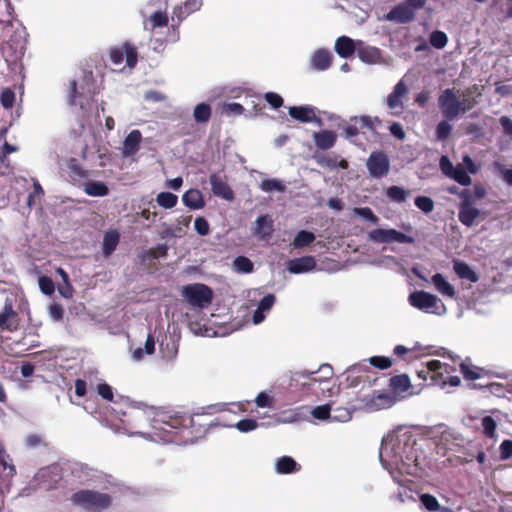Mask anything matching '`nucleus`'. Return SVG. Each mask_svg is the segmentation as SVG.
I'll return each instance as SVG.
<instances>
[{"instance_id": "864d4df0", "label": "nucleus", "mask_w": 512, "mask_h": 512, "mask_svg": "<svg viewBox=\"0 0 512 512\" xmlns=\"http://www.w3.org/2000/svg\"><path fill=\"white\" fill-rule=\"evenodd\" d=\"M331 411H332V406L330 404H324V405L316 406L312 410L311 414L315 419L326 420V419H331Z\"/></svg>"}, {"instance_id": "f8f14e48", "label": "nucleus", "mask_w": 512, "mask_h": 512, "mask_svg": "<svg viewBox=\"0 0 512 512\" xmlns=\"http://www.w3.org/2000/svg\"><path fill=\"white\" fill-rule=\"evenodd\" d=\"M19 315L13 309L11 303H6L3 311L0 313V332H14L19 327Z\"/></svg>"}, {"instance_id": "e2e57ef3", "label": "nucleus", "mask_w": 512, "mask_h": 512, "mask_svg": "<svg viewBox=\"0 0 512 512\" xmlns=\"http://www.w3.org/2000/svg\"><path fill=\"white\" fill-rule=\"evenodd\" d=\"M265 100L267 103L273 108L278 109L283 105V98L275 93V92H267L265 95Z\"/></svg>"}, {"instance_id": "cd10ccee", "label": "nucleus", "mask_w": 512, "mask_h": 512, "mask_svg": "<svg viewBox=\"0 0 512 512\" xmlns=\"http://www.w3.org/2000/svg\"><path fill=\"white\" fill-rule=\"evenodd\" d=\"M335 51L341 58H349L355 52L354 41L347 36H340L335 42Z\"/></svg>"}, {"instance_id": "bb28decb", "label": "nucleus", "mask_w": 512, "mask_h": 512, "mask_svg": "<svg viewBox=\"0 0 512 512\" xmlns=\"http://www.w3.org/2000/svg\"><path fill=\"white\" fill-rule=\"evenodd\" d=\"M453 269L461 279H466L473 283H476L479 280L478 274L464 261L455 260L453 263Z\"/></svg>"}, {"instance_id": "a18cd8bd", "label": "nucleus", "mask_w": 512, "mask_h": 512, "mask_svg": "<svg viewBox=\"0 0 512 512\" xmlns=\"http://www.w3.org/2000/svg\"><path fill=\"white\" fill-rule=\"evenodd\" d=\"M460 371L466 380H476L481 377L483 369L461 363Z\"/></svg>"}, {"instance_id": "f3484780", "label": "nucleus", "mask_w": 512, "mask_h": 512, "mask_svg": "<svg viewBox=\"0 0 512 512\" xmlns=\"http://www.w3.org/2000/svg\"><path fill=\"white\" fill-rule=\"evenodd\" d=\"M202 6L201 0H186L183 4L178 5L173 10L172 20L174 17L177 18L178 24L186 19L190 14L198 11Z\"/></svg>"}, {"instance_id": "7c9ffc66", "label": "nucleus", "mask_w": 512, "mask_h": 512, "mask_svg": "<svg viewBox=\"0 0 512 512\" xmlns=\"http://www.w3.org/2000/svg\"><path fill=\"white\" fill-rule=\"evenodd\" d=\"M389 382L390 388L397 394L404 393L411 387L410 378L407 374L392 376Z\"/></svg>"}, {"instance_id": "338daca9", "label": "nucleus", "mask_w": 512, "mask_h": 512, "mask_svg": "<svg viewBox=\"0 0 512 512\" xmlns=\"http://www.w3.org/2000/svg\"><path fill=\"white\" fill-rule=\"evenodd\" d=\"M500 457L503 460L512 457V440H504L500 445Z\"/></svg>"}, {"instance_id": "4c0bfd02", "label": "nucleus", "mask_w": 512, "mask_h": 512, "mask_svg": "<svg viewBox=\"0 0 512 512\" xmlns=\"http://www.w3.org/2000/svg\"><path fill=\"white\" fill-rule=\"evenodd\" d=\"M409 194H410L409 190H405L404 188L396 186V185L390 186L386 192L387 197L391 201L396 202V203L405 202L407 197L409 196Z\"/></svg>"}, {"instance_id": "473e14b6", "label": "nucleus", "mask_w": 512, "mask_h": 512, "mask_svg": "<svg viewBox=\"0 0 512 512\" xmlns=\"http://www.w3.org/2000/svg\"><path fill=\"white\" fill-rule=\"evenodd\" d=\"M159 347L162 353V357L167 360L173 359L178 353V346L172 337L168 338L165 336V339L160 342Z\"/></svg>"}, {"instance_id": "2f4dec72", "label": "nucleus", "mask_w": 512, "mask_h": 512, "mask_svg": "<svg viewBox=\"0 0 512 512\" xmlns=\"http://www.w3.org/2000/svg\"><path fill=\"white\" fill-rule=\"evenodd\" d=\"M84 191L87 195L93 197H103L108 195L109 189L102 181H90L84 186Z\"/></svg>"}, {"instance_id": "9b49d317", "label": "nucleus", "mask_w": 512, "mask_h": 512, "mask_svg": "<svg viewBox=\"0 0 512 512\" xmlns=\"http://www.w3.org/2000/svg\"><path fill=\"white\" fill-rule=\"evenodd\" d=\"M416 13L405 2L394 6L386 15V19L399 24H407L415 19Z\"/></svg>"}, {"instance_id": "b1692460", "label": "nucleus", "mask_w": 512, "mask_h": 512, "mask_svg": "<svg viewBox=\"0 0 512 512\" xmlns=\"http://www.w3.org/2000/svg\"><path fill=\"white\" fill-rule=\"evenodd\" d=\"M275 470L279 474H291L299 472L301 465L298 464L291 456H282L275 463Z\"/></svg>"}, {"instance_id": "bf43d9fd", "label": "nucleus", "mask_w": 512, "mask_h": 512, "mask_svg": "<svg viewBox=\"0 0 512 512\" xmlns=\"http://www.w3.org/2000/svg\"><path fill=\"white\" fill-rule=\"evenodd\" d=\"M194 228L201 236H206L210 232L209 223L204 217H197L195 219Z\"/></svg>"}, {"instance_id": "f704fd0d", "label": "nucleus", "mask_w": 512, "mask_h": 512, "mask_svg": "<svg viewBox=\"0 0 512 512\" xmlns=\"http://www.w3.org/2000/svg\"><path fill=\"white\" fill-rule=\"evenodd\" d=\"M314 240H315L314 233L307 231V230H301L296 234V236L292 242V246L295 249L304 248V247H307L310 244H312L314 242Z\"/></svg>"}, {"instance_id": "a211bd4d", "label": "nucleus", "mask_w": 512, "mask_h": 512, "mask_svg": "<svg viewBox=\"0 0 512 512\" xmlns=\"http://www.w3.org/2000/svg\"><path fill=\"white\" fill-rule=\"evenodd\" d=\"M142 134L139 130H132L124 139L122 154L125 157L134 155L139 151Z\"/></svg>"}, {"instance_id": "13d9d810", "label": "nucleus", "mask_w": 512, "mask_h": 512, "mask_svg": "<svg viewBox=\"0 0 512 512\" xmlns=\"http://www.w3.org/2000/svg\"><path fill=\"white\" fill-rule=\"evenodd\" d=\"M355 213L364 218L365 220L371 222L372 224H377L379 219L373 213V211L369 207H360L355 209Z\"/></svg>"}, {"instance_id": "20e7f679", "label": "nucleus", "mask_w": 512, "mask_h": 512, "mask_svg": "<svg viewBox=\"0 0 512 512\" xmlns=\"http://www.w3.org/2000/svg\"><path fill=\"white\" fill-rule=\"evenodd\" d=\"M333 376V368L329 364L321 365L317 371H300L295 372L292 381L297 385L311 386L314 383H321L330 380Z\"/></svg>"}, {"instance_id": "0eeeda50", "label": "nucleus", "mask_w": 512, "mask_h": 512, "mask_svg": "<svg viewBox=\"0 0 512 512\" xmlns=\"http://www.w3.org/2000/svg\"><path fill=\"white\" fill-rule=\"evenodd\" d=\"M368 238L375 243L398 242L410 244L414 242V239L411 236L406 235L405 233L396 229H373L369 232Z\"/></svg>"}, {"instance_id": "69168bd1", "label": "nucleus", "mask_w": 512, "mask_h": 512, "mask_svg": "<svg viewBox=\"0 0 512 512\" xmlns=\"http://www.w3.org/2000/svg\"><path fill=\"white\" fill-rule=\"evenodd\" d=\"M440 168L442 173L450 178L456 166L453 165L447 156H442L440 158Z\"/></svg>"}, {"instance_id": "5fc2aeb1", "label": "nucleus", "mask_w": 512, "mask_h": 512, "mask_svg": "<svg viewBox=\"0 0 512 512\" xmlns=\"http://www.w3.org/2000/svg\"><path fill=\"white\" fill-rule=\"evenodd\" d=\"M0 102L1 105L6 108H12L15 102V93L10 88H5L2 90L0 95Z\"/></svg>"}, {"instance_id": "e433bc0d", "label": "nucleus", "mask_w": 512, "mask_h": 512, "mask_svg": "<svg viewBox=\"0 0 512 512\" xmlns=\"http://www.w3.org/2000/svg\"><path fill=\"white\" fill-rule=\"evenodd\" d=\"M69 174L73 180H83L89 177V171L84 169L76 159L72 158L68 164Z\"/></svg>"}, {"instance_id": "de8ad7c7", "label": "nucleus", "mask_w": 512, "mask_h": 512, "mask_svg": "<svg viewBox=\"0 0 512 512\" xmlns=\"http://www.w3.org/2000/svg\"><path fill=\"white\" fill-rule=\"evenodd\" d=\"M352 412L346 407L332 408L331 419L338 422H347L351 419Z\"/></svg>"}, {"instance_id": "f257e3e1", "label": "nucleus", "mask_w": 512, "mask_h": 512, "mask_svg": "<svg viewBox=\"0 0 512 512\" xmlns=\"http://www.w3.org/2000/svg\"><path fill=\"white\" fill-rule=\"evenodd\" d=\"M152 427L159 432L170 435L168 438L169 441H177L175 436L178 434V431L184 432L188 425L185 416L180 413L157 410L154 412L152 418Z\"/></svg>"}, {"instance_id": "0e129e2a", "label": "nucleus", "mask_w": 512, "mask_h": 512, "mask_svg": "<svg viewBox=\"0 0 512 512\" xmlns=\"http://www.w3.org/2000/svg\"><path fill=\"white\" fill-rule=\"evenodd\" d=\"M17 150V146L11 145L7 141H5L0 150V162L5 166H8V164H6V161L8 160V155L13 152H16Z\"/></svg>"}, {"instance_id": "c756f323", "label": "nucleus", "mask_w": 512, "mask_h": 512, "mask_svg": "<svg viewBox=\"0 0 512 512\" xmlns=\"http://www.w3.org/2000/svg\"><path fill=\"white\" fill-rule=\"evenodd\" d=\"M126 403L128 404L127 410H122V409H116L115 408V411L119 415H122L123 417L131 416V417H133L135 419H138L143 414H146L147 411L149 410V408L146 405L142 404V403L129 402L128 400H126Z\"/></svg>"}, {"instance_id": "3c124183", "label": "nucleus", "mask_w": 512, "mask_h": 512, "mask_svg": "<svg viewBox=\"0 0 512 512\" xmlns=\"http://www.w3.org/2000/svg\"><path fill=\"white\" fill-rule=\"evenodd\" d=\"M416 207L426 214L434 209V201L428 196H417L414 201Z\"/></svg>"}, {"instance_id": "9d476101", "label": "nucleus", "mask_w": 512, "mask_h": 512, "mask_svg": "<svg viewBox=\"0 0 512 512\" xmlns=\"http://www.w3.org/2000/svg\"><path fill=\"white\" fill-rule=\"evenodd\" d=\"M408 93L406 84L399 81L387 98V105L394 116H400L404 111L403 97Z\"/></svg>"}, {"instance_id": "1a4fd4ad", "label": "nucleus", "mask_w": 512, "mask_h": 512, "mask_svg": "<svg viewBox=\"0 0 512 512\" xmlns=\"http://www.w3.org/2000/svg\"><path fill=\"white\" fill-rule=\"evenodd\" d=\"M110 60L115 65H120L123 62L124 56L128 67L133 68L138 61V54L136 48L128 42L123 43L122 47H113L109 52Z\"/></svg>"}, {"instance_id": "2eb2a0df", "label": "nucleus", "mask_w": 512, "mask_h": 512, "mask_svg": "<svg viewBox=\"0 0 512 512\" xmlns=\"http://www.w3.org/2000/svg\"><path fill=\"white\" fill-rule=\"evenodd\" d=\"M315 267V258L307 255L290 260L287 265V270L292 274H301L312 271Z\"/></svg>"}, {"instance_id": "ddd939ff", "label": "nucleus", "mask_w": 512, "mask_h": 512, "mask_svg": "<svg viewBox=\"0 0 512 512\" xmlns=\"http://www.w3.org/2000/svg\"><path fill=\"white\" fill-rule=\"evenodd\" d=\"M288 113L291 118L302 123L316 122L319 125L322 123L321 118L316 116L315 108L312 106H292Z\"/></svg>"}, {"instance_id": "052dcab7", "label": "nucleus", "mask_w": 512, "mask_h": 512, "mask_svg": "<svg viewBox=\"0 0 512 512\" xmlns=\"http://www.w3.org/2000/svg\"><path fill=\"white\" fill-rule=\"evenodd\" d=\"M258 427V422L255 419H242L236 424V428L241 432H250Z\"/></svg>"}, {"instance_id": "423d86ee", "label": "nucleus", "mask_w": 512, "mask_h": 512, "mask_svg": "<svg viewBox=\"0 0 512 512\" xmlns=\"http://www.w3.org/2000/svg\"><path fill=\"white\" fill-rule=\"evenodd\" d=\"M369 174L373 178H382L389 174L390 160L386 153L383 151H373L366 162Z\"/></svg>"}, {"instance_id": "5701e85b", "label": "nucleus", "mask_w": 512, "mask_h": 512, "mask_svg": "<svg viewBox=\"0 0 512 512\" xmlns=\"http://www.w3.org/2000/svg\"><path fill=\"white\" fill-rule=\"evenodd\" d=\"M120 241V233L117 230L105 232L102 242V253L109 257L117 248Z\"/></svg>"}, {"instance_id": "4be33fe9", "label": "nucleus", "mask_w": 512, "mask_h": 512, "mask_svg": "<svg viewBox=\"0 0 512 512\" xmlns=\"http://www.w3.org/2000/svg\"><path fill=\"white\" fill-rule=\"evenodd\" d=\"M313 138L315 145L321 150H328L332 148L336 142V134L330 130L314 132Z\"/></svg>"}, {"instance_id": "6e6d98bb", "label": "nucleus", "mask_w": 512, "mask_h": 512, "mask_svg": "<svg viewBox=\"0 0 512 512\" xmlns=\"http://www.w3.org/2000/svg\"><path fill=\"white\" fill-rule=\"evenodd\" d=\"M38 282L39 288L43 294L50 296L54 293L55 285L51 278L48 276H41Z\"/></svg>"}, {"instance_id": "8fccbe9b", "label": "nucleus", "mask_w": 512, "mask_h": 512, "mask_svg": "<svg viewBox=\"0 0 512 512\" xmlns=\"http://www.w3.org/2000/svg\"><path fill=\"white\" fill-rule=\"evenodd\" d=\"M483 433L488 438H493L496 434L497 423L491 416H485L481 421Z\"/></svg>"}, {"instance_id": "412c9836", "label": "nucleus", "mask_w": 512, "mask_h": 512, "mask_svg": "<svg viewBox=\"0 0 512 512\" xmlns=\"http://www.w3.org/2000/svg\"><path fill=\"white\" fill-rule=\"evenodd\" d=\"M450 370V365L442 363L439 360H431L427 363V373H431L430 378L434 384L440 383L443 374H449Z\"/></svg>"}, {"instance_id": "c03bdc74", "label": "nucleus", "mask_w": 512, "mask_h": 512, "mask_svg": "<svg viewBox=\"0 0 512 512\" xmlns=\"http://www.w3.org/2000/svg\"><path fill=\"white\" fill-rule=\"evenodd\" d=\"M149 23L151 25L150 30L165 27L168 25V15L166 12L156 11L149 17Z\"/></svg>"}, {"instance_id": "09e8293b", "label": "nucleus", "mask_w": 512, "mask_h": 512, "mask_svg": "<svg viewBox=\"0 0 512 512\" xmlns=\"http://www.w3.org/2000/svg\"><path fill=\"white\" fill-rule=\"evenodd\" d=\"M420 502L428 511L431 512L438 511L441 508L437 498L428 493L420 496Z\"/></svg>"}, {"instance_id": "4d7b16f0", "label": "nucleus", "mask_w": 512, "mask_h": 512, "mask_svg": "<svg viewBox=\"0 0 512 512\" xmlns=\"http://www.w3.org/2000/svg\"><path fill=\"white\" fill-rule=\"evenodd\" d=\"M452 130V126L448 123V121L443 120L438 123L436 126V137L439 140H445L448 138Z\"/></svg>"}, {"instance_id": "c85d7f7f", "label": "nucleus", "mask_w": 512, "mask_h": 512, "mask_svg": "<svg viewBox=\"0 0 512 512\" xmlns=\"http://www.w3.org/2000/svg\"><path fill=\"white\" fill-rule=\"evenodd\" d=\"M255 234L262 238L271 237L274 231L273 221L268 215H261L256 219Z\"/></svg>"}, {"instance_id": "a878e982", "label": "nucleus", "mask_w": 512, "mask_h": 512, "mask_svg": "<svg viewBox=\"0 0 512 512\" xmlns=\"http://www.w3.org/2000/svg\"><path fill=\"white\" fill-rule=\"evenodd\" d=\"M435 289L443 296L455 298L456 292L454 287L445 279L441 273H436L431 278Z\"/></svg>"}, {"instance_id": "c9c22d12", "label": "nucleus", "mask_w": 512, "mask_h": 512, "mask_svg": "<svg viewBox=\"0 0 512 512\" xmlns=\"http://www.w3.org/2000/svg\"><path fill=\"white\" fill-rule=\"evenodd\" d=\"M211 107L207 103H199L195 106L193 116L197 123H207L211 118Z\"/></svg>"}, {"instance_id": "7ed1b4c3", "label": "nucleus", "mask_w": 512, "mask_h": 512, "mask_svg": "<svg viewBox=\"0 0 512 512\" xmlns=\"http://www.w3.org/2000/svg\"><path fill=\"white\" fill-rule=\"evenodd\" d=\"M182 295L191 305L201 308L206 307L213 299L212 289L201 283L186 285Z\"/></svg>"}, {"instance_id": "6e6552de", "label": "nucleus", "mask_w": 512, "mask_h": 512, "mask_svg": "<svg viewBox=\"0 0 512 512\" xmlns=\"http://www.w3.org/2000/svg\"><path fill=\"white\" fill-rule=\"evenodd\" d=\"M439 107L447 120H453L460 114L459 99L454 89H445L438 98Z\"/></svg>"}, {"instance_id": "a19ab883", "label": "nucleus", "mask_w": 512, "mask_h": 512, "mask_svg": "<svg viewBox=\"0 0 512 512\" xmlns=\"http://www.w3.org/2000/svg\"><path fill=\"white\" fill-rule=\"evenodd\" d=\"M233 266L235 271L239 273H251L254 269L253 262L245 256L236 257Z\"/></svg>"}, {"instance_id": "39448f33", "label": "nucleus", "mask_w": 512, "mask_h": 512, "mask_svg": "<svg viewBox=\"0 0 512 512\" xmlns=\"http://www.w3.org/2000/svg\"><path fill=\"white\" fill-rule=\"evenodd\" d=\"M409 304L414 308L427 313H438L441 306L445 308L441 300L434 294L426 291H414L408 297Z\"/></svg>"}, {"instance_id": "58836bf2", "label": "nucleus", "mask_w": 512, "mask_h": 512, "mask_svg": "<svg viewBox=\"0 0 512 512\" xmlns=\"http://www.w3.org/2000/svg\"><path fill=\"white\" fill-rule=\"evenodd\" d=\"M156 201L159 206L165 209H171L176 206L178 197L171 192H161L157 195Z\"/></svg>"}, {"instance_id": "ea45409f", "label": "nucleus", "mask_w": 512, "mask_h": 512, "mask_svg": "<svg viewBox=\"0 0 512 512\" xmlns=\"http://www.w3.org/2000/svg\"><path fill=\"white\" fill-rule=\"evenodd\" d=\"M259 188L264 192H284L286 190L285 184L278 179H265L260 183Z\"/></svg>"}, {"instance_id": "37998d69", "label": "nucleus", "mask_w": 512, "mask_h": 512, "mask_svg": "<svg viewBox=\"0 0 512 512\" xmlns=\"http://www.w3.org/2000/svg\"><path fill=\"white\" fill-rule=\"evenodd\" d=\"M450 178L463 186H469L472 182L471 177L461 165L456 166Z\"/></svg>"}, {"instance_id": "6ab92c4d", "label": "nucleus", "mask_w": 512, "mask_h": 512, "mask_svg": "<svg viewBox=\"0 0 512 512\" xmlns=\"http://www.w3.org/2000/svg\"><path fill=\"white\" fill-rule=\"evenodd\" d=\"M206 416L205 413H196L190 416H185V420H187L188 427L185 428V431H188L191 435H201L207 431L208 423L203 421V418Z\"/></svg>"}, {"instance_id": "79ce46f5", "label": "nucleus", "mask_w": 512, "mask_h": 512, "mask_svg": "<svg viewBox=\"0 0 512 512\" xmlns=\"http://www.w3.org/2000/svg\"><path fill=\"white\" fill-rule=\"evenodd\" d=\"M357 53L359 58L366 63H374L379 57V50L372 47L359 48Z\"/></svg>"}, {"instance_id": "4468645a", "label": "nucleus", "mask_w": 512, "mask_h": 512, "mask_svg": "<svg viewBox=\"0 0 512 512\" xmlns=\"http://www.w3.org/2000/svg\"><path fill=\"white\" fill-rule=\"evenodd\" d=\"M209 181L211 184V190L215 196L221 197L227 201H232L234 199V193L224 178L213 173L210 175Z\"/></svg>"}, {"instance_id": "393cba45", "label": "nucleus", "mask_w": 512, "mask_h": 512, "mask_svg": "<svg viewBox=\"0 0 512 512\" xmlns=\"http://www.w3.org/2000/svg\"><path fill=\"white\" fill-rule=\"evenodd\" d=\"M331 63L332 55L328 50H317L312 56L311 65L315 70L324 71L331 66Z\"/></svg>"}, {"instance_id": "680f3d73", "label": "nucleus", "mask_w": 512, "mask_h": 512, "mask_svg": "<svg viewBox=\"0 0 512 512\" xmlns=\"http://www.w3.org/2000/svg\"><path fill=\"white\" fill-rule=\"evenodd\" d=\"M148 256L152 259L164 258L168 254V247L166 244H160L148 250Z\"/></svg>"}, {"instance_id": "f03ea898", "label": "nucleus", "mask_w": 512, "mask_h": 512, "mask_svg": "<svg viewBox=\"0 0 512 512\" xmlns=\"http://www.w3.org/2000/svg\"><path fill=\"white\" fill-rule=\"evenodd\" d=\"M70 500L73 505L88 512H102L112 505L110 494L90 489H82L73 493Z\"/></svg>"}, {"instance_id": "774afa93", "label": "nucleus", "mask_w": 512, "mask_h": 512, "mask_svg": "<svg viewBox=\"0 0 512 512\" xmlns=\"http://www.w3.org/2000/svg\"><path fill=\"white\" fill-rule=\"evenodd\" d=\"M495 167L502 176V179L508 185L512 186V169H507L503 164L495 163Z\"/></svg>"}, {"instance_id": "49530a36", "label": "nucleus", "mask_w": 512, "mask_h": 512, "mask_svg": "<svg viewBox=\"0 0 512 512\" xmlns=\"http://www.w3.org/2000/svg\"><path fill=\"white\" fill-rule=\"evenodd\" d=\"M430 44L436 49H442L448 42L446 33L440 30L433 31L430 34Z\"/></svg>"}, {"instance_id": "72a5a7b5", "label": "nucleus", "mask_w": 512, "mask_h": 512, "mask_svg": "<svg viewBox=\"0 0 512 512\" xmlns=\"http://www.w3.org/2000/svg\"><path fill=\"white\" fill-rule=\"evenodd\" d=\"M392 403L393 400L391 396L385 393H379L377 395H373L371 399L367 402V405L374 410H380L383 408L390 407Z\"/></svg>"}, {"instance_id": "dca6fc26", "label": "nucleus", "mask_w": 512, "mask_h": 512, "mask_svg": "<svg viewBox=\"0 0 512 512\" xmlns=\"http://www.w3.org/2000/svg\"><path fill=\"white\" fill-rule=\"evenodd\" d=\"M481 212L473 204L460 203L458 218L459 221L467 226L472 227L476 224V220L480 217Z\"/></svg>"}, {"instance_id": "603ef678", "label": "nucleus", "mask_w": 512, "mask_h": 512, "mask_svg": "<svg viewBox=\"0 0 512 512\" xmlns=\"http://www.w3.org/2000/svg\"><path fill=\"white\" fill-rule=\"evenodd\" d=\"M369 363L379 370H386L393 365L392 359L386 356H372L369 358Z\"/></svg>"}, {"instance_id": "aec40b11", "label": "nucleus", "mask_w": 512, "mask_h": 512, "mask_svg": "<svg viewBox=\"0 0 512 512\" xmlns=\"http://www.w3.org/2000/svg\"><path fill=\"white\" fill-rule=\"evenodd\" d=\"M183 204L192 209L198 210L205 206V201L200 190L191 188L187 190L182 196Z\"/></svg>"}]
</instances>
